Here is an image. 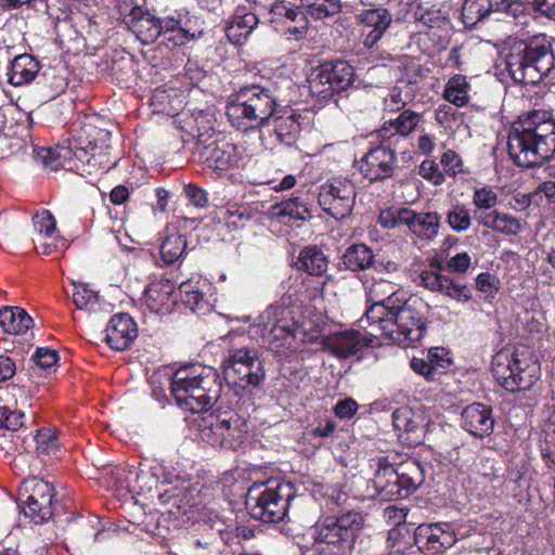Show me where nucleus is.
<instances>
[{
    "label": "nucleus",
    "instance_id": "1",
    "mask_svg": "<svg viewBox=\"0 0 555 555\" xmlns=\"http://www.w3.org/2000/svg\"><path fill=\"white\" fill-rule=\"evenodd\" d=\"M109 142L111 132L108 130L102 129L91 121H86L80 130L73 135L68 146L39 149L35 151V158L51 171H56L60 168L79 169L74 158L82 166L87 165L90 168L88 173L107 171L117 164L109 156Z\"/></svg>",
    "mask_w": 555,
    "mask_h": 555
},
{
    "label": "nucleus",
    "instance_id": "2",
    "mask_svg": "<svg viewBox=\"0 0 555 555\" xmlns=\"http://www.w3.org/2000/svg\"><path fill=\"white\" fill-rule=\"evenodd\" d=\"M507 152L519 167L542 165L555 153V119L550 111L527 112L512 124Z\"/></svg>",
    "mask_w": 555,
    "mask_h": 555
},
{
    "label": "nucleus",
    "instance_id": "3",
    "mask_svg": "<svg viewBox=\"0 0 555 555\" xmlns=\"http://www.w3.org/2000/svg\"><path fill=\"white\" fill-rule=\"evenodd\" d=\"M170 391L180 408L199 413L217 402L222 391V383L215 367L189 363L172 374Z\"/></svg>",
    "mask_w": 555,
    "mask_h": 555
},
{
    "label": "nucleus",
    "instance_id": "4",
    "mask_svg": "<svg viewBox=\"0 0 555 555\" xmlns=\"http://www.w3.org/2000/svg\"><path fill=\"white\" fill-rule=\"evenodd\" d=\"M554 67L555 54L545 35L515 41L506 55V69L517 83L538 85Z\"/></svg>",
    "mask_w": 555,
    "mask_h": 555
},
{
    "label": "nucleus",
    "instance_id": "5",
    "mask_svg": "<svg viewBox=\"0 0 555 555\" xmlns=\"http://www.w3.org/2000/svg\"><path fill=\"white\" fill-rule=\"evenodd\" d=\"M275 91L262 85H246L231 93L225 114L230 124L241 131L263 127L278 107Z\"/></svg>",
    "mask_w": 555,
    "mask_h": 555
},
{
    "label": "nucleus",
    "instance_id": "6",
    "mask_svg": "<svg viewBox=\"0 0 555 555\" xmlns=\"http://www.w3.org/2000/svg\"><path fill=\"white\" fill-rule=\"evenodd\" d=\"M387 305V315L372 326L376 327L378 335L405 345L420 341L426 333L425 302L410 296L403 299L390 298Z\"/></svg>",
    "mask_w": 555,
    "mask_h": 555
},
{
    "label": "nucleus",
    "instance_id": "7",
    "mask_svg": "<svg viewBox=\"0 0 555 555\" xmlns=\"http://www.w3.org/2000/svg\"><path fill=\"white\" fill-rule=\"evenodd\" d=\"M362 528L363 517L356 512L326 517L313 527V547L319 553L343 555L354 548Z\"/></svg>",
    "mask_w": 555,
    "mask_h": 555
},
{
    "label": "nucleus",
    "instance_id": "8",
    "mask_svg": "<svg viewBox=\"0 0 555 555\" xmlns=\"http://www.w3.org/2000/svg\"><path fill=\"white\" fill-rule=\"evenodd\" d=\"M257 327L271 351L284 353V350H297L304 341L298 322L292 309L283 304L270 305L259 317Z\"/></svg>",
    "mask_w": 555,
    "mask_h": 555
},
{
    "label": "nucleus",
    "instance_id": "9",
    "mask_svg": "<svg viewBox=\"0 0 555 555\" xmlns=\"http://www.w3.org/2000/svg\"><path fill=\"white\" fill-rule=\"evenodd\" d=\"M492 375L507 391L528 390L540 377V365L525 350L503 349L492 359Z\"/></svg>",
    "mask_w": 555,
    "mask_h": 555
},
{
    "label": "nucleus",
    "instance_id": "10",
    "mask_svg": "<svg viewBox=\"0 0 555 555\" xmlns=\"http://www.w3.org/2000/svg\"><path fill=\"white\" fill-rule=\"evenodd\" d=\"M292 498L288 483L268 480L248 489L246 507L254 519L268 524L279 522L285 518Z\"/></svg>",
    "mask_w": 555,
    "mask_h": 555
},
{
    "label": "nucleus",
    "instance_id": "11",
    "mask_svg": "<svg viewBox=\"0 0 555 555\" xmlns=\"http://www.w3.org/2000/svg\"><path fill=\"white\" fill-rule=\"evenodd\" d=\"M248 424L233 410H217L203 420L201 439L214 448L236 450L246 441Z\"/></svg>",
    "mask_w": 555,
    "mask_h": 555
},
{
    "label": "nucleus",
    "instance_id": "12",
    "mask_svg": "<svg viewBox=\"0 0 555 555\" xmlns=\"http://www.w3.org/2000/svg\"><path fill=\"white\" fill-rule=\"evenodd\" d=\"M223 374L229 384L260 390L266 380L264 361L257 349L238 348L223 362Z\"/></svg>",
    "mask_w": 555,
    "mask_h": 555
},
{
    "label": "nucleus",
    "instance_id": "13",
    "mask_svg": "<svg viewBox=\"0 0 555 555\" xmlns=\"http://www.w3.org/2000/svg\"><path fill=\"white\" fill-rule=\"evenodd\" d=\"M354 69L346 61L333 60L319 65L309 78L313 94L328 98L334 93L346 91L354 82Z\"/></svg>",
    "mask_w": 555,
    "mask_h": 555
},
{
    "label": "nucleus",
    "instance_id": "14",
    "mask_svg": "<svg viewBox=\"0 0 555 555\" xmlns=\"http://www.w3.org/2000/svg\"><path fill=\"white\" fill-rule=\"evenodd\" d=\"M54 489L43 479L29 478L22 482L20 501L26 517L36 525L48 521L54 513Z\"/></svg>",
    "mask_w": 555,
    "mask_h": 555
},
{
    "label": "nucleus",
    "instance_id": "15",
    "mask_svg": "<svg viewBox=\"0 0 555 555\" xmlns=\"http://www.w3.org/2000/svg\"><path fill=\"white\" fill-rule=\"evenodd\" d=\"M357 197L356 185L346 178H334L320 185L318 203L328 216L343 219L349 216Z\"/></svg>",
    "mask_w": 555,
    "mask_h": 555
},
{
    "label": "nucleus",
    "instance_id": "16",
    "mask_svg": "<svg viewBox=\"0 0 555 555\" xmlns=\"http://www.w3.org/2000/svg\"><path fill=\"white\" fill-rule=\"evenodd\" d=\"M359 326L363 332L351 328L330 335L325 338V348L336 358L347 359L356 356L362 349L373 346L374 338L379 336L376 327H370L367 323H363V326L359 324Z\"/></svg>",
    "mask_w": 555,
    "mask_h": 555
},
{
    "label": "nucleus",
    "instance_id": "17",
    "mask_svg": "<svg viewBox=\"0 0 555 555\" xmlns=\"http://www.w3.org/2000/svg\"><path fill=\"white\" fill-rule=\"evenodd\" d=\"M269 23L287 39L299 40L308 29V17L298 8L284 1L274 3L269 11Z\"/></svg>",
    "mask_w": 555,
    "mask_h": 555
},
{
    "label": "nucleus",
    "instance_id": "18",
    "mask_svg": "<svg viewBox=\"0 0 555 555\" xmlns=\"http://www.w3.org/2000/svg\"><path fill=\"white\" fill-rule=\"evenodd\" d=\"M205 134H198V155L201 162L212 170H229L238 165L241 159L237 147L224 140L206 143Z\"/></svg>",
    "mask_w": 555,
    "mask_h": 555
},
{
    "label": "nucleus",
    "instance_id": "19",
    "mask_svg": "<svg viewBox=\"0 0 555 555\" xmlns=\"http://www.w3.org/2000/svg\"><path fill=\"white\" fill-rule=\"evenodd\" d=\"M361 27L362 43L364 48L372 50L378 47V42L390 28L393 18L391 12L383 7H374L362 10L357 15Z\"/></svg>",
    "mask_w": 555,
    "mask_h": 555
},
{
    "label": "nucleus",
    "instance_id": "20",
    "mask_svg": "<svg viewBox=\"0 0 555 555\" xmlns=\"http://www.w3.org/2000/svg\"><path fill=\"white\" fill-rule=\"evenodd\" d=\"M414 542L420 550L440 554L455 544L456 534L450 522L422 524L414 531Z\"/></svg>",
    "mask_w": 555,
    "mask_h": 555
},
{
    "label": "nucleus",
    "instance_id": "21",
    "mask_svg": "<svg viewBox=\"0 0 555 555\" xmlns=\"http://www.w3.org/2000/svg\"><path fill=\"white\" fill-rule=\"evenodd\" d=\"M369 300L373 301L370 308H367L365 315L359 320L360 325L367 323L372 327L377 321L385 318L389 312L387 308L388 299H403L404 295L395 289V285L390 282L380 279L375 281L367 289Z\"/></svg>",
    "mask_w": 555,
    "mask_h": 555
},
{
    "label": "nucleus",
    "instance_id": "22",
    "mask_svg": "<svg viewBox=\"0 0 555 555\" xmlns=\"http://www.w3.org/2000/svg\"><path fill=\"white\" fill-rule=\"evenodd\" d=\"M396 154L390 149L377 146L370 150L360 162V171L370 182L390 178L396 168Z\"/></svg>",
    "mask_w": 555,
    "mask_h": 555
},
{
    "label": "nucleus",
    "instance_id": "23",
    "mask_svg": "<svg viewBox=\"0 0 555 555\" xmlns=\"http://www.w3.org/2000/svg\"><path fill=\"white\" fill-rule=\"evenodd\" d=\"M494 424L492 408L485 403L468 404L461 413V427L475 438L489 437L494 430Z\"/></svg>",
    "mask_w": 555,
    "mask_h": 555
},
{
    "label": "nucleus",
    "instance_id": "24",
    "mask_svg": "<svg viewBox=\"0 0 555 555\" xmlns=\"http://www.w3.org/2000/svg\"><path fill=\"white\" fill-rule=\"evenodd\" d=\"M300 118L301 115L294 108L278 105L263 127H268L279 142L291 145L296 141L300 131Z\"/></svg>",
    "mask_w": 555,
    "mask_h": 555
},
{
    "label": "nucleus",
    "instance_id": "25",
    "mask_svg": "<svg viewBox=\"0 0 555 555\" xmlns=\"http://www.w3.org/2000/svg\"><path fill=\"white\" fill-rule=\"evenodd\" d=\"M105 340L107 345L116 350L128 349L138 337V326L128 313L114 314L106 325Z\"/></svg>",
    "mask_w": 555,
    "mask_h": 555
},
{
    "label": "nucleus",
    "instance_id": "26",
    "mask_svg": "<svg viewBox=\"0 0 555 555\" xmlns=\"http://www.w3.org/2000/svg\"><path fill=\"white\" fill-rule=\"evenodd\" d=\"M210 287L211 285L207 279H203L202 276H192L191 279L181 282L179 285L181 300L193 312L204 315L212 308L207 296Z\"/></svg>",
    "mask_w": 555,
    "mask_h": 555
},
{
    "label": "nucleus",
    "instance_id": "27",
    "mask_svg": "<svg viewBox=\"0 0 555 555\" xmlns=\"http://www.w3.org/2000/svg\"><path fill=\"white\" fill-rule=\"evenodd\" d=\"M125 23L143 44L154 42L162 34V28H158V18L139 5L130 9L125 16Z\"/></svg>",
    "mask_w": 555,
    "mask_h": 555
},
{
    "label": "nucleus",
    "instance_id": "28",
    "mask_svg": "<svg viewBox=\"0 0 555 555\" xmlns=\"http://www.w3.org/2000/svg\"><path fill=\"white\" fill-rule=\"evenodd\" d=\"M175 284L167 279H160L149 284L143 293L146 307L154 313H166L176 302Z\"/></svg>",
    "mask_w": 555,
    "mask_h": 555
},
{
    "label": "nucleus",
    "instance_id": "29",
    "mask_svg": "<svg viewBox=\"0 0 555 555\" xmlns=\"http://www.w3.org/2000/svg\"><path fill=\"white\" fill-rule=\"evenodd\" d=\"M422 119L421 113L411 108L403 109L397 117L384 121L378 130V138L382 140H389L395 135L406 138L417 129Z\"/></svg>",
    "mask_w": 555,
    "mask_h": 555
},
{
    "label": "nucleus",
    "instance_id": "30",
    "mask_svg": "<svg viewBox=\"0 0 555 555\" xmlns=\"http://www.w3.org/2000/svg\"><path fill=\"white\" fill-rule=\"evenodd\" d=\"M405 227L421 240L431 241L438 235L440 216L436 211L417 212L409 208Z\"/></svg>",
    "mask_w": 555,
    "mask_h": 555
},
{
    "label": "nucleus",
    "instance_id": "31",
    "mask_svg": "<svg viewBox=\"0 0 555 555\" xmlns=\"http://www.w3.org/2000/svg\"><path fill=\"white\" fill-rule=\"evenodd\" d=\"M392 423L399 437L411 444H418L423 440V427L415 418L413 411L406 406L399 408L392 413Z\"/></svg>",
    "mask_w": 555,
    "mask_h": 555
},
{
    "label": "nucleus",
    "instance_id": "32",
    "mask_svg": "<svg viewBox=\"0 0 555 555\" xmlns=\"http://www.w3.org/2000/svg\"><path fill=\"white\" fill-rule=\"evenodd\" d=\"M371 467L375 470L373 485L380 495L388 496L399 494L396 490L397 468L387 456H379L371 461Z\"/></svg>",
    "mask_w": 555,
    "mask_h": 555
},
{
    "label": "nucleus",
    "instance_id": "33",
    "mask_svg": "<svg viewBox=\"0 0 555 555\" xmlns=\"http://www.w3.org/2000/svg\"><path fill=\"white\" fill-rule=\"evenodd\" d=\"M258 23L259 18L255 13L237 10L227 27V37L233 43L242 44Z\"/></svg>",
    "mask_w": 555,
    "mask_h": 555
},
{
    "label": "nucleus",
    "instance_id": "34",
    "mask_svg": "<svg viewBox=\"0 0 555 555\" xmlns=\"http://www.w3.org/2000/svg\"><path fill=\"white\" fill-rule=\"evenodd\" d=\"M478 224L505 235H517L521 231V223L518 218L498 209L487 212L485 216L480 215Z\"/></svg>",
    "mask_w": 555,
    "mask_h": 555
},
{
    "label": "nucleus",
    "instance_id": "35",
    "mask_svg": "<svg viewBox=\"0 0 555 555\" xmlns=\"http://www.w3.org/2000/svg\"><path fill=\"white\" fill-rule=\"evenodd\" d=\"M39 72V63L29 54H21L12 61L8 76L13 86H22L35 79Z\"/></svg>",
    "mask_w": 555,
    "mask_h": 555
},
{
    "label": "nucleus",
    "instance_id": "36",
    "mask_svg": "<svg viewBox=\"0 0 555 555\" xmlns=\"http://www.w3.org/2000/svg\"><path fill=\"white\" fill-rule=\"evenodd\" d=\"M295 266L299 271L319 276L326 272L328 261L321 248L310 245L300 250Z\"/></svg>",
    "mask_w": 555,
    "mask_h": 555
},
{
    "label": "nucleus",
    "instance_id": "37",
    "mask_svg": "<svg viewBox=\"0 0 555 555\" xmlns=\"http://www.w3.org/2000/svg\"><path fill=\"white\" fill-rule=\"evenodd\" d=\"M423 481V467L415 460L405 461L397 467L396 490L399 491L398 495H402V490H405L408 494L410 491L417 489Z\"/></svg>",
    "mask_w": 555,
    "mask_h": 555
},
{
    "label": "nucleus",
    "instance_id": "38",
    "mask_svg": "<svg viewBox=\"0 0 555 555\" xmlns=\"http://www.w3.org/2000/svg\"><path fill=\"white\" fill-rule=\"evenodd\" d=\"M343 263L350 271H366L375 264V255L365 244H352L346 249Z\"/></svg>",
    "mask_w": 555,
    "mask_h": 555
},
{
    "label": "nucleus",
    "instance_id": "39",
    "mask_svg": "<svg viewBox=\"0 0 555 555\" xmlns=\"http://www.w3.org/2000/svg\"><path fill=\"white\" fill-rule=\"evenodd\" d=\"M0 326L9 334H24L33 326V319L20 307H4L0 310Z\"/></svg>",
    "mask_w": 555,
    "mask_h": 555
},
{
    "label": "nucleus",
    "instance_id": "40",
    "mask_svg": "<svg viewBox=\"0 0 555 555\" xmlns=\"http://www.w3.org/2000/svg\"><path fill=\"white\" fill-rule=\"evenodd\" d=\"M446 222L456 233L468 231L473 225L470 209L462 202L451 203L446 211Z\"/></svg>",
    "mask_w": 555,
    "mask_h": 555
},
{
    "label": "nucleus",
    "instance_id": "41",
    "mask_svg": "<svg viewBox=\"0 0 555 555\" xmlns=\"http://www.w3.org/2000/svg\"><path fill=\"white\" fill-rule=\"evenodd\" d=\"M470 85L463 75L451 77L443 90V98L450 103L461 107L469 101Z\"/></svg>",
    "mask_w": 555,
    "mask_h": 555
},
{
    "label": "nucleus",
    "instance_id": "42",
    "mask_svg": "<svg viewBox=\"0 0 555 555\" xmlns=\"http://www.w3.org/2000/svg\"><path fill=\"white\" fill-rule=\"evenodd\" d=\"M186 238L179 233L168 234L160 244V259L165 266L173 264L185 251Z\"/></svg>",
    "mask_w": 555,
    "mask_h": 555
},
{
    "label": "nucleus",
    "instance_id": "43",
    "mask_svg": "<svg viewBox=\"0 0 555 555\" xmlns=\"http://www.w3.org/2000/svg\"><path fill=\"white\" fill-rule=\"evenodd\" d=\"M493 10L490 0H465L462 7L463 23L467 27H474Z\"/></svg>",
    "mask_w": 555,
    "mask_h": 555
},
{
    "label": "nucleus",
    "instance_id": "44",
    "mask_svg": "<svg viewBox=\"0 0 555 555\" xmlns=\"http://www.w3.org/2000/svg\"><path fill=\"white\" fill-rule=\"evenodd\" d=\"M413 544L414 534L405 527H396L388 531L387 548L390 554L404 555L412 550Z\"/></svg>",
    "mask_w": 555,
    "mask_h": 555
},
{
    "label": "nucleus",
    "instance_id": "45",
    "mask_svg": "<svg viewBox=\"0 0 555 555\" xmlns=\"http://www.w3.org/2000/svg\"><path fill=\"white\" fill-rule=\"evenodd\" d=\"M306 15L314 20H322L335 15L341 10L340 0H300Z\"/></svg>",
    "mask_w": 555,
    "mask_h": 555
},
{
    "label": "nucleus",
    "instance_id": "46",
    "mask_svg": "<svg viewBox=\"0 0 555 555\" xmlns=\"http://www.w3.org/2000/svg\"><path fill=\"white\" fill-rule=\"evenodd\" d=\"M273 214L278 217H288L293 220L311 218L310 210L299 197H292L273 206Z\"/></svg>",
    "mask_w": 555,
    "mask_h": 555
},
{
    "label": "nucleus",
    "instance_id": "47",
    "mask_svg": "<svg viewBox=\"0 0 555 555\" xmlns=\"http://www.w3.org/2000/svg\"><path fill=\"white\" fill-rule=\"evenodd\" d=\"M473 205L475 206V219L478 222L480 215L495 210L498 194L489 186L476 188L473 193Z\"/></svg>",
    "mask_w": 555,
    "mask_h": 555
},
{
    "label": "nucleus",
    "instance_id": "48",
    "mask_svg": "<svg viewBox=\"0 0 555 555\" xmlns=\"http://www.w3.org/2000/svg\"><path fill=\"white\" fill-rule=\"evenodd\" d=\"M31 441L36 444L38 455H56L60 449L59 438L50 428L38 430Z\"/></svg>",
    "mask_w": 555,
    "mask_h": 555
},
{
    "label": "nucleus",
    "instance_id": "49",
    "mask_svg": "<svg viewBox=\"0 0 555 555\" xmlns=\"http://www.w3.org/2000/svg\"><path fill=\"white\" fill-rule=\"evenodd\" d=\"M408 214V207H388L379 211L377 222L384 229H396L406 224Z\"/></svg>",
    "mask_w": 555,
    "mask_h": 555
},
{
    "label": "nucleus",
    "instance_id": "50",
    "mask_svg": "<svg viewBox=\"0 0 555 555\" xmlns=\"http://www.w3.org/2000/svg\"><path fill=\"white\" fill-rule=\"evenodd\" d=\"M494 11L506 13L519 25H528L530 18L526 4L519 0H501L495 3Z\"/></svg>",
    "mask_w": 555,
    "mask_h": 555
},
{
    "label": "nucleus",
    "instance_id": "51",
    "mask_svg": "<svg viewBox=\"0 0 555 555\" xmlns=\"http://www.w3.org/2000/svg\"><path fill=\"white\" fill-rule=\"evenodd\" d=\"M444 296L455 300L460 304L468 302L473 295L470 288L466 284H462L456 282L454 279L450 276H446L443 280L440 292Z\"/></svg>",
    "mask_w": 555,
    "mask_h": 555
},
{
    "label": "nucleus",
    "instance_id": "52",
    "mask_svg": "<svg viewBox=\"0 0 555 555\" xmlns=\"http://www.w3.org/2000/svg\"><path fill=\"white\" fill-rule=\"evenodd\" d=\"M33 225L39 238H52L56 233V221L49 210H41L33 216Z\"/></svg>",
    "mask_w": 555,
    "mask_h": 555
},
{
    "label": "nucleus",
    "instance_id": "53",
    "mask_svg": "<svg viewBox=\"0 0 555 555\" xmlns=\"http://www.w3.org/2000/svg\"><path fill=\"white\" fill-rule=\"evenodd\" d=\"M410 101L411 98L408 93L404 94L399 86H393L383 99V109L385 113H400L406 109L405 106Z\"/></svg>",
    "mask_w": 555,
    "mask_h": 555
},
{
    "label": "nucleus",
    "instance_id": "54",
    "mask_svg": "<svg viewBox=\"0 0 555 555\" xmlns=\"http://www.w3.org/2000/svg\"><path fill=\"white\" fill-rule=\"evenodd\" d=\"M159 499L167 504H171L179 509L189 507H195L198 504V501L193 494V490L184 489L179 492L169 493V491H165L159 495Z\"/></svg>",
    "mask_w": 555,
    "mask_h": 555
},
{
    "label": "nucleus",
    "instance_id": "55",
    "mask_svg": "<svg viewBox=\"0 0 555 555\" xmlns=\"http://www.w3.org/2000/svg\"><path fill=\"white\" fill-rule=\"evenodd\" d=\"M250 219V212L245 205H230L225 209L224 220L228 228L237 230Z\"/></svg>",
    "mask_w": 555,
    "mask_h": 555
},
{
    "label": "nucleus",
    "instance_id": "56",
    "mask_svg": "<svg viewBox=\"0 0 555 555\" xmlns=\"http://www.w3.org/2000/svg\"><path fill=\"white\" fill-rule=\"evenodd\" d=\"M541 454L547 465L555 466V411L550 417V423L545 430V439L541 444Z\"/></svg>",
    "mask_w": 555,
    "mask_h": 555
},
{
    "label": "nucleus",
    "instance_id": "57",
    "mask_svg": "<svg viewBox=\"0 0 555 555\" xmlns=\"http://www.w3.org/2000/svg\"><path fill=\"white\" fill-rule=\"evenodd\" d=\"M447 275L434 271V270H422L415 278V283L418 286H423L430 292L439 293Z\"/></svg>",
    "mask_w": 555,
    "mask_h": 555
},
{
    "label": "nucleus",
    "instance_id": "58",
    "mask_svg": "<svg viewBox=\"0 0 555 555\" xmlns=\"http://www.w3.org/2000/svg\"><path fill=\"white\" fill-rule=\"evenodd\" d=\"M24 413L11 410L9 406H0V427L9 430H17L24 425Z\"/></svg>",
    "mask_w": 555,
    "mask_h": 555
},
{
    "label": "nucleus",
    "instance_id": "59",
    "mask_svg": "<svg viewBox=\"0 0 555 555\" xmlns=\"http://www.w3.org/2000/svg\"><path fill=\"white\" fill-rule=\"evenodd\" d=\"M418 172L422 178L435 185H441L446 181L444 175L440 170L439 165L433 159L423 160Z\"/></svg>",
    "mask_w": 555,
    "mask_h": 555
},
{
    "label": "nucleus",
    "instance_id": "60",
    "mask_svg": "<svg viewBox=\"0 0 555 555\" xmlns=\"http://www.w3.org/2000/svg\"><path fill=\"white\" fill-rule=\"evenodd\" d=\"M31 360L34 361L36 367L48 370L56 364L59 356L57 352L53 349L37 348Z\"/></svg>",
    "mask_w": 555,
    "mask_h": 555
},
{
    "label": "nucleus",
    "instance_id": "61",
    "mask_svg": "<svg viewBox=\"0 0 555 555\" xmlns=\"http://www.w3.org/2000/svg\"><path fill=\"white\" fill-rule=\"evenodd\" d=\"M427 358L430 360V363L434 364L433 366L437 376L441 375L452 364V360L444 349H430Z\"/></svg>",
    "mask_w": 555,
    "mask_h": 555
},
{
    "label": "nucleus",
    "instance_id": "62",
    "mask_svg": "<svg viewBox=\"0 0 555 555\" xmlns=\"http://www.w3.org/2000/svg\"><path fill=\"white\" fill-rule=\"evenodd\" d=\"M98 300L96 293L88 288L87 285L76 286L73 294V301L78 309L87 308L95 304Z\"/></svg>",
    "mask_w": 555,
    "mask_h": 555
},
{
    "label": "nucleus",
    "instance_id": "63",
    "mask_svg": "<svg viewBox=\"0 0 555 555\" xmlns=\"http://www.w3.org/2000/svg\"><path fill=\"white\" fill-rule=\"evenodd\" d=\"M440 164L444 171L452 177H455L461 172L463 167L462 158L452 150H448L442 154Z\"/></svg>",
    "mask_w": 555,
    "mask_h": 555
},
{
    "label": "nucleus",
    "instance_id": "64",
    "mask_svg": "<svg viewBox=\"0 0 555 555\" xmlns=\"http://www.w3.org/2000/svg\"><path fill=\"white\" fill-rule=\"evenodd\" d=\"M470 263V256L466 251H463L451 257L447 262V268L452 273L462 274L469 269Z\"/></svg>",
    "mask_w": 555,
    "mask_h": 555
}]
</instances>
